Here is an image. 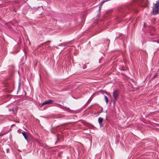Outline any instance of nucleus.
Instances as JSON below:
<instances>
[{"instance_id": "nucleus-1", "label": "nucleus", "mask_w": 159, "mask_h": 159, "mask_svg": "<svg viewBox=\"0 0 159 159\" xmlns=\"http://www.w3.org/2000/svg\"><path fill=\"white\" fill-rule=\"evenodd\" d=\"M152 13L153 15L157 14L159 13V0L156 2L155 4H153L152 7Z\"/></svg>"}, {"instance_id": "nucleus-2", "label": "nucleus", "mask_w": 159, "mask_h": 159, "mask_svg": "<svg viewBox=\"0 0 159 159\" xmlns=\"http://www.w3.org/2000/svg\"><path fill=\"white\" fill-rule=\"evenodd\" d=\"M113 94L114 99V101L115 102L119 97V93L118 91V90H114L113 93Z\"/></svg>"}, {"instance_id": "nucleus-3", "label": "nucleus", "mask_w": 159, "mask_h": 159, "mask_svg": "<svg viewBox=\"0 0 159 159\" xmlns=\"http://www.w3.org/2000/svg\"><path fill=\"white\" fill-rule=\"evenodd\" d=\"M53 101L52 100L49 99L45 101L43 103H42V105H43L45 104H50L53 102Z\"/></svg>"}, {"instance_id": "nucleus-4", "label": "nucleus", "mask_w": 159, "mask_h": 159, "mask_svg": "<svg viewBox=\"0 0 159 159\" xmlns=\"http://www.w3.org/2000/svg\"><path fill=\"white\" fill-rule=\"evenodd\" d=\"M22 134L24 136L25 139L28 142H29V139L28 138L26 133L25 131H23L22 133Z\"/></svg>"}, {"instance_id": "nucleus-5", "label": "nucleus", "mask_w": 159, "mask_h": 159, "mask_svg": "<svg viewBox=\"0 0 159 159\" xmlns=\"http://www.w3.org/2000/svg\"><path fill=\"white\" fill-rule=\"evenodd\" d=\"M103 120V119L101 117H99L98 119V122L100 126H102V122Z\"/></svg>"}, {"instance_id": "nucleus-6", "label": "nucleus", "mask_w": 159, "mask_h": 159, "mask_svg": "<svg viewBox=\"0 0 159 159\" xmlns=\"http://www.w3.org/2000/svg\"><path fill=\"white\" fill-rule=\"evenodd\" d=\"M120 11L121 12H126L127 11L125 9V8H121L120 10Z\"/></svg>"}, {"instance_id": "nucleus-7", "label": "nucleus", "mask_w": 159, "mask_h": 159, "mask_svg": "<svg viewBox=\"0 0 159 159\" xmlns=\"http://www.w3.org/2000/svg\"><path fill=\"white\" fill-rule=\"evenodd\" d=\"M104 98L105 99V101H106V103L107 104L108 102V98H107V96L105 95H104Z\"/></svg>"}, {"instance_id": "nucleus-8", "label": "nucleus", "mask_w": 159, "mask_h": 159, "mask_svg": "<svg viewBox=\"0 0 159 159\" xmlns=\"http://www.w3.org/2000/svg\"><path fill=\"white\" fill-rule=\"evenodd\" d=\"M158 74L157 73H156L153 76V77L151 78V80H152L156 78Z\"/></svg>"}, {"instance_id": "nucleus-9", "label": "nucleus", "mask_w": 159, "mask_h": 159, "mask_svg": "<svg viewBox=\"0 0 159 159\" xmlns=\"http://www.w3.org/2000/svg\"><path fill=\"white\" fill-rule=\"evenodd\" d=\"M67 44H68L67 43H62L61 44V45H59V46H66V45H67Z\"/></svg>"}, {"instance_id": "nucleus-10", "label": "nucleus", "mask_w": 159, "mask_h": 159, "mask_svg": "<svg viewBox=\"0 0 159 159\" xmlns=\"http://www.w3.org/2000/svg\"><path fill=\"white\" fill-rule=\"evenodd\" d=\"M108 0H103L102 1L100 4L101 6H102V4L108 1Z\"/></svg>"}, {"instance_id": "nucleus-11", "label": "nucleus", "mask_w": 159, "mask_h": 159, "mask_svg": "<svg viewBox=\"0 0 159 159\" xmlns=\"http://www.w3.org/2000/svg\"><path fill=\"white\" fill-rule=\"evenodd\" d=\"M58 107H59L61 108H63V106L62 105H61L60 104H58Z\"/></svg>"}, {"instance_id": "nucleus-12", "label": "nucleus", "mask_w": 159, "mask_h": 159, "mask_svg": "<svg viewBox=\"0 0 159 159\" xmlns=\"http://www.w3.org/2000/svg\"><path fill=\"white\" fill-rule=\"evenodd\" d=\"M9 149L8 148L7 149V153L8 152V151H9Z\"/></svg>"}, {"instance_id": "nucleus-13", "label": "nucleus", "mask_w": 159, "mask_h": 159, "mask_svg": "<svg viewBox=\"0 0 159 159\" xmlns=\"http://www.w3.org/2000/svg\"><path fill=\"white\" fill-rule=\"evenodd\" d=\"M101 7H102V6H101V5H100V6L99 7V10H100L101 9Z\"/></svg>"}, {"instance_id": "nucleus-14", "label": "nucleus", "mask_w": 159, "mask_h": 159, "mask_svg": "<svg viewBox=\"0 0 159 159\" xmlns=\"http://www.w3.org/2000/svg\"><path fill=\"white\" fill-rule=\"evenodd\" d=\"M4 134H0V136H3V135H4Z\"/></svg>"}, {"instance_id": "nucleus-15", "label": "nucleus", "mask_w": 159, "mask_h": 159, "mask_svg": "<svg viewBox=\"0 0 159 159\" xmlns=\"http://www.w3.org/2000/svg\"><path fill=\"white\" fill-rule=\"evenodd\" d=\"M103 111L102 109H101L100 111L99 112V113H101Z\"/></svg>"}, {"instance_id": "nucleus-16", "label": "nucleus", "mask_w": 159, "mask_h": 159, "mask_svg": "<svg viewBox=\"0 0 159 159\" xmlns=\"http://www.w3.org/2000/svg\"><path fill=\"white\" fill-rule=\"evenodd\" d=\"M153 41L155 42H157V41L156 40H154V41Z\"/></svg>"}, {"instance_id": "nucleus-17", "label": "nucleus", "mask_w": 159, "mask_h": 159, "mask_svg": "<svg viewBox=\"0 0 159 159\" xmlns=\"http://www.w3.org/2000/svg\"><path fill=\"white\" fill-rule=\"evenodd\" d=\"M151 35H154V34H151Z\"/></svg>"}, {"instance_id": "nucleus-18", "label": "nucleus", "mask_w": 159, "mask_h": 159, "mask_svg": "<svg viewBox=\"0 0 159 159\" xmlns=\"http://www.w3.org/2000/svg\"><path fill=\"white\" fill-rule=\"evenodd\" d=\"M144 26H145V25H146V24H145V23H144Z\"/></svg>"}, {"instance_id": "nucleus-19", "label": "nucleus", "mask_w": 159, "mask_h": 159, "mask_svg": "<svg viewBox=\"0 0 159 159\" xmlns=\"http://www.w3.org/2000/svg\"><path fill=\"white\" fill-rule=\"evenodd\" d=\"M157 42H158V43H159V41H157Z\"/></svg>"}]
</instances>
